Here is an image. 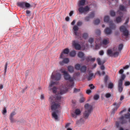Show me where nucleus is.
Instances as JSON below:
<instances>
[{
    "instance_id": "obj_1",
    "label": "nucleus",
    "mask_w": 130,
    "mask_h": 130,
    "mask_svg": "<svg viewBox=\"0 0 130 130\" xmlns=\"http://www.w3.org/2000/svg\"><path fill=\"white\" fill-rule=\"evenodd\" d=\"M61 72L63 74L64 79L66 80H69V81L66 86H63L60 89L54 87L53 91L54 93H55V96H51L49 99V101L51 105V108L53 110H55L60 107L59 104H57L56 102H58L61 101V95L65 93L68 90V89L72 88L74 86L73 82V79L71 78L68 74L67 72L64 69L60 70Z\"/></svg>"
},
{
    "instance_id": "obj_2",
    "label": "nucleus",
    "mask_w": 130,
    "mask_h": 130,
    "mask_svg": "<svg viewBox=\"0 0 130 130\" xmlns=\"http://www.w3.org/2000/svg\"><path fill=\"white\" fill-rule=\"evenodd\" d=\"M85 110L84 115L85 117L87 118L92 109V107L91 105L88 104H87L85 105Z\"/></svg>"
},
{
    "instance_id": "obj_3",
    "label": "nucleus",
    "mask_w": 130,
    "mask_h": 130,
    "mask_svg": "<svg viewBox=\"0 0 130 130\" xmlns=\"http://www.w3.org/2000/svg\"><path fill=\"white\" fill-rule=\"evenodd\" d=\"M17 4L18 6L24 9H25V7L29 8L31 7L29 3L23 2H18Z\"/></svg>"
},
{
    "instance_id": "obj_4",
    "label": "nucleus",
    "mask_w": 130,
    "mask_h": 130,
    "mask_svg": "<svg viewBox=\"0 0 130 130\" xmlns=\"http://www.w3.org/2000/svg\"><path fill=\"white\" fill-rule=\"evenodd\" d=\"M116 49L114 48L112 49L109 50L107 51V54L110 56L116 57L119 55V52L116 51Z\"/></svg>"
},
{
    "instance_id": "obj_5",
    "label": "nucleus",
    "mask_w": 130,
    "mask_h": 130,
    "mask_svg": "<svg viewBox=\"0 0 130 130\" xmlns=\"http://www.w3.org/2000/svg\"><path fill=\"white\" fill-rule=\"evenodd\" d=\"M81 114V111L80 109H76L73 113L72 114V117L74 118H76L77 116H80Z\"/></svg>"
},
{
    "instance_id": "obj_6",
    "label": "nucleus",
    "mask_w": 130,
    "mask_h": 130,
    "mask_svg": "<svg viewBox=\"0 0 130 130\" xmlns=\"http://www.w3.org/2000/svg\"><path fill=\"white\" fill-rule=\"evenodd\" d=\"M61 78V75L59 73H58L55 75L54 73H53L51 78L53 80H59Z\"/></svg>"
},
{
    "instance_id": "obj_7",
    "label": "nucleus",
    "mask_w": 130,
    "mask_h": 130,
    "mask_svg": "<svg viewBox=\"0 0 130 130\" xmlns=\"http://www.w3.org/2000/svg\"><path fill=\"white\" fill-rule=\"evenodd\" d=\"M115 27L114 25L110 26V28H107L105 30V33L107 34H109L111 32V30L114 29Z\"/></svg>"
},
{
    "instance_id": "obj_8",
    "label": "nucleus",
    "mask_w": 130,
    "mask_h": 130,
    "mask_svg": "<svg viewBox=\"0 0 130 130\" xmlns=\"http://www.w3.org/2000/svg\"><path fill=\"white\" fill-rule=\"evenodd\" d=\"M90 9V8L88 6H86L84 8L83 7H80L79 9L78 10L80 12L83 13L88 11Z\"/></svg>"
},
{
    "instance_id": "obj_9",
    "label": "nucleus",
    "mask_w": 130,
    "mask_h": 130,
    "mask_svg": "<svg viewBox=\"0 0 130 130\" xmlns=\"http://www.w3.org/2000/svg\"><path fill=\"white\" fill-rule=\"evenodd\" d=\"M109 40L108 39H106L103 40L102 42L101 43V45L103 46H105L109 43Z\"/></svg>"
},
{
    "instance_id": "obj_10",
    "label": "nucleus",
    "mask_w": 130,
    "mask_h": 130,
    "mask_svg": "<svg viewBox=\"0 0 130 130\" xmlns=\"http://www.w3.org/2000/svg\"><path fill=\"white\" fill-rule=\"evenodd\" d=\"M85 121V120L84 118H81L79 120L77 121L76 122V124L78 126H80L84 123Z\"/></svg>"
},
{
    "instance_id": "obj_11",
    "label": "nucleus",
    "mask_w": 130,
    "mask_h": 130,
    "mask_svg": "<svg viewBox=\"0 0 130 130\" xmlns=\"http://www.w3.org/2000/svg\"><path fill=\"white\" fill-rule=\"evenodd\" d=\"M69 52V50L68 49L66 48L64 49L60 55V58H63L65 56V54H68Z\"/></svg>"
},
{
    "instance_id": "obj_12",
    "label": "nucleus",
    "mask_w": 130,
    "mask_h": 130,
    "mask_svg": "<svg viewBox=\"0 0 130 130\" xmlns=\"http://www.w3.org/2000/svg\"><path fill=\"white\" fill-rule=\"evenodd\" d=\"M118 91L120 92H121L123 90V88L122 87V80H120L118 82Z\"/></svg>"
},
{
    "instance_id": "obj_13",
    "label": "nucleus",
    "mask_w": 130,
    "mask_h": 130,
    "mask_svg": "<svg viewBox=\"0 0 130 130\" xmlns=\"http://www.w3.org/2000/svg\"><path fill=\"white\" fill-rule=\"evenodd\" d=\"M73 45L75 47L76 50H79L80 48V45L78 44L77 42L76 41H73L72 43Z\"/></svg>"
},
{
    "instance_id": "obj_14",
    "label": "nucleus",
    "mask_w": 130,
    "mask_h": 130,
    "mask_svg": "<svg viewBox=\"0 0 130 130\" xmlns=\"http://www.w3.org/2000/svg\"><path fill=\"white\" fill-rule=\"evenodd\" d=\"M93 77V74L91 72H88V75L87 77V78L88 80L91 79Z\"/></svg>"
},
{
    "instance_id": "obj_15",
    "label": "nucleus",
    "mask_w": 130,
    "mask_h": 130,
    "mask_svg": "<svg viewBox=\"0 0 130 130\" xmlns=\"http://www.w3.org/2000/svg\"><path fill=\"white\" fill-rule=\"evenodd\" d=\"M69 61V60L68 58H64L62 61L60 62V63L61 65H62L63 64V63H67Z\"/></svg>"
},
{
    "instance_id": "obj_16",
    "label": "nucleus",
    "mask_w": 130,
    "mask_h": 130,
    "mask_svg": "<svg viewBox=\"0 0 130 130\" xmlns=\"http://www.w3.org/2000/svg\"><path fill=\"white\" fill-rule=\"evenodd\" d=\"M73 29L74 30V33L75 34L76 36H78V33L77 32V30H78V27L75 25V26L73 28Z\"/></svg>"
},
{
    "instance_id": "obj_17",
    "label": "nucleus",
    "mask_w": 130,
    "mask_h": 130,
    "mask_svg": "<svg viewBox=\"0 0 130 130\" xmlns=\"http://www.w3.org/2000/svg\"><path fill=\"white\" fill-rule=\"evenodd\" d=\"M52 117L54 118L55 120H58V114L57 113L55 112H53L52 113Z\"/></svg>"
},
{
    "instance_id": "obj_18",
    "label": "nucleus",
    "mask_w": 130,
    "mask_h": 130,
    "mask_svg": "<svg viewBox=\"0 0 130 130\" xmlns=\"http://www.w3.org/2000/svg\"><path fill=\"white\" fill-rule=\"evenodd\" d=\"M123 45L122 44L120 45L117 48L114 47L116 49V51H117L119 52V54L121 50L122 49L123 47Z\"/></svg>"
},
{
    "instance_id": "obj_19",
    "label": "nucleus",
    "mask_w": 130,
    "mask_h": 130,
    "mask_svg": "<svg viewBox=\"0 0 130 130\" xmlns=\"http://www.w3.org/2000/svg\"><path fill=\"white\" fill-rule=\"evenodd\" d=\"M85 0H81L78 3V5L79 7L84 5L85 3Z\"/></svg>"
},
{
    "instance_id": "obj_20",
    "label": "nucleus",
    "mask_w": 130,
    "mask_h": 130,
    "mask_svg": "<svg viewBox=\"0 0 130 130\" xmlns=\"http://www.w3.org/2000/svg\"><path fill=\"white\" fill-rule=\"evenodd\" d=\"M119 10L118 11V12H120V11H124L125 9V7L123 5H120L119 7Z\"/></svg>"
},
{
    "instance_id": "obj_21",
    "label": "nucleus",
    "mask_w": 130,
    "mask_h": 130,
    "mask_svg": "<svg viewBox=\"0 0 130 130\" xmlns=\"http://www.w3.org/2000/svg\"><path fill=\"white\" fill-rule=\"evenodd\" d=\"M96 61L98 63V64L99 65H102L105 62H103L101 61L100 59V58H97L96 59Z\"/></svg>"
},
{
    "instance_id": "obj_22",
    "label": "nucleus",
    "mask_w": 130,
    "mask_h": 130,
    "mask_svg": "<svg viewBox=\"0 0 130 130\" xmlns=\"http://www.w3.org/2000/svg\"><path fill=\"white\" fill-rule=\"evenodd\" d=\"M78 56L79 57L82 58H84V54L83 53L80 52L78 53Z\"/></svg>"
},
{
    "instance_id": "obj_23",
    "label": "nucleus",
    "mask_w": 130,
    "mask_h": 130,
    "mask_svg": "<svg viewBox=\"0 0 130 130\" xmlns=\"http://www.w3.org/2000/svg\"><path fill=\"white\" fill-rule=\"evenodd\" d=\"M129 118H130V120H129L130 121V113H128L127 115H125L124 118H123V119H124V120H125Z\"/></svg>"
},
{
    "instance_id": "obj_24",
    "label": "nucleus",
    "mask_w": 130,
    "mask_h": 130,
    "mask_svg": "<svg viewBox=\"0 0 130 130\" xmlns=\"http://www.w3.org/2000/svg\"><path fill=\"white\" fill-rule=\"evenodd\" d=\"M68 69L69 72H72L73 71L74 68L73 67L69 66L68 67Z\"/></svg>"
},
{
    "instance_id": "obj_25",
    "label": "nucleus",
    "mask_w": 130,
    "mask_h": 130,
    "mask_svg": "<svg viewBox=\"0 0 130 130\" xmlns=\"http://www.w3.org/2000/svg\"><path fill=\"white\" fill-rule=\"evenodd\" d=\"M75 68L77 70H80L81 68L80 65L79 64H76L75 66Z\"/></svg>"
},
{
    "instance_id": "obj_26",
    "label": "nucleus",
    "mask_w": 130,
    "mask_h": 130,
    "mask_svg": "<svg viewBox=\"0 0 130 130\" xmlns=\"http://www.w3.org/2000/svg\"><path fill=\"white\" fill-rule=\"evenodd\" d=\"M109 18L108 16H105L104 18V22H107L109 20Z\"/></svg>"
},
{
    "instance_id": "obj_27",
    "label": "nucleus",
    "mask_w": 130,
    "mask_h": 130,
    "mask_svg": "<svg viewBox=\"0 0 130 130\" xmlns=\"http://www.w3.org/2000/svg\"><path fill=\"white\" fill-rule=\"evenodd\" d=\"M123 32L124 36L125 37H127L129 34L128 32L126 30L123 31Z\"/></svg>"
},
{
    "instance_id": "obj_28",
    "label": "nucleus",
    "mask_w": 130,
    "mask_h": 130,
    "mask_svg": "<svg viewBox=\"0 0 130 130\" xmlns=\"http://www.w3.org/2000/svg\"><path fill=\"white\" fill-rule=\"evenodd\" d=\"M86 67L85 66L82 67L80 69L81 71L82 72H85L86 70Z\"/></svg>"
},
{
    "instance_id": "obj_29",
    "label": "nucleus",
    "mask_w": 130,
    "mask_h": 130,
    "mask_svg": "<svg viewBox=\"0 0 130 130\" xmlns=\"http://www.w3.org/2000/svg\"><path fill=\"white\" fill-rule=\"evenodd\" d=\"M87 60L89 61L90 60L91 61H94L95 60V58H92L91 57H89L87 59Z\"/></svg>"
},
{
    "instance_id": "obj_30",
    "label": "nucleus",
    "mask_w": 130,
    "mask_h": 130,
    "mask_svg": "<svg viewBox=\"0 0 130 130\" xmlns=\"http://www.w3.org/2000/svg\"><path fill=\"white\" fill-rule=\"evenodd\" d=\"M122 16L119 17H118L116 18V21L117 22H120L122 20Z\"/></svg>"
},
{
    "instance_id": "obj_31",
    "label": "nucleus",
    "mask_w": 130,
    "mask_h": 130,
    "mask_svg": "<svg viewBox=\"0 0 130 130\" xmlns=\"http://www.w3.org/2000/svg\"><path fill=\"white\" fill-rule=\"evenodd\" d=\"M76 55V53L75 51H72L70 54V56L71 57H74Z\"/></svg>"
},
{
    "instance_id": "obj_32",
    "label": "nucleus",
    "mask_w": 130,
    "mask_h": 130,
    "mask_svg": "<svg viewBox=\"0 0 130 130\" xmlns=\"http://www.w3.org/2000/svg\"><path fill=\"white\" fill-rule=\"evenodd\" d=\"M120 30L121 31L123 32L125 30V28L124 26H122L120 28Z\"/></svg>"
},
{
    "instance_id": "obj_33",
    "label": "nucleus",
    "mask_w": 130,
    "mask_h": 130,
    "mask_svg": "<svg viewBox=\"0 0 130 130\" xmlns=\"http://www.w3.org/2000/svg\"><path fill=\"white\" fill-rule=\"evenodd\" d=\"M113 84L112 83H110L108 84V88L111 89L113 88Z\"/></svg>"
},
{
    "instance_id": "obj_34",
    "label": "nucleus",
    "mask_w": 130,
    "mask_h": 130,
    "mask_svg": "<svg viewBox=\"0 0 130 130\" xmlns=\"http://www.w3.org/2000/svg\"><path fill=\"white\" fill-rule=\"evenodd\" d=\"M111 96V94L110 93H106L105 94V96L106 98L110 97Z\"/></svg>"
},
{
    "instance_id": "obj_35",
    "label": "nucleus",
    "mask_w": 130,
    "mask_h": 130,
    "mask_svg": "<svg viewBox=\"0 0 130 130\" xmlns=\"http://www.w3.org/2000/svg\"><path fill=\"white\" fill-rule=\"evenodd\" d=\"M99 98V96L98 95H94V99L95 100H98Z\"/></svg>"
},
{
    "instance_id": "obj_36",
    "label": "nucleus",
    "mask_w": 130,
    "mask_h": 130,
    "mask_svg": "<svg viewBox=\"0 0 130 130\" xmlns=\"http://www.w3.org/2000/svg\"><path fill=\"white\" fill-rule=\"evenodd\" d=\"M16 114L15 112L13 111L10 114L9 117H13V116Z\"/></svg>"
},
{
    "instance_id": "obj_37",
    "label": "nucleus",
    "mask_w": 130,
    "mask_h": 130,
    "mask_svg": "<svg viewBox=\"0 0 130 130\" xmlns=\"http://www.w3.org/2000/svg\"><path fill=\"white\" fill-rule=\"evenodd\" d=\"M9 119L11 123H13L14 122L15 120L14 119L13 117H9Z\"/></svg>"
},
{
    "instance_id": "obj_38",
    "label": "nucleus",
    "mask_w": 130,
    "mask_h": 130,
    "mask_svg": "<svg viewBox=\"0 0 130 130\" xmlns=\"http://www.w3.org/2000/svg\"><path fill=\"white\" fill-rule=\"evenodd\" d=\"M100 22V20L99 19H97L94 21V24H95L97 25Z\"/></svg>"
},
{
    "instance_id": "obj_39",
    "label": "nucleus",
    "mask_w": 130,
    "mask_h": 130,
    "mask_svg": "<svg viewBox=\"0 0 130 130\" xmlns=\"http://www.w3.org/2000/svg\"><path fill=\"white\" fill-rule=\"evenodd\" d=\"M7 112L6 109L5 107L4 108L2 112V113L3 115H5Z\"/></svg>"
},
{
    "instance_id": "obj_40",
    "label": "nucleus",
    "mask_w": 130,
    "mask_h": 130,
    "mask_svg": "<svg viewBox=\"0 0 130 130\" xmlns=\"http://www.w3.org/2000/svg\"><path fill=\"white\" fill-rule=\"evenodd\" d=\"M125 86H128L130 85V82L129 81H126L125 83Z\"/></svg>"
},
{
    "instance_id": "obj_41",
    "label": "nucleus",
    "mask_w": 130,
    "mask_h": 130,
    "mask_svg": "<svg viewBox=\"0 0 130 130\" xmlns=\"http://www.w3.org/2000/svg\"><path fill=\"white\" fill-rule=\"evenodd\" d=\"M125 75H124L123 74H122L121 75V79L120 80H122V82L123 80L125 78Z\"/></svg>"
},
{
    "instance_id": "obj_42",
    "label": "nucleus",
    "mask_w": 130,
    "mask_h": 130,
    "mask_svg": "<svg viewBox=\"0 0 130 130\" xmlns=\"http://www.w3.org/2000/svg\"><path fill=\"white\" fill-rule=\"evenodd\" d=\"M110 14L112 16H115V12L113 11H111Z\"/></svg>"
},
{
    "instance_id": "obj_43",
    "label": "nucleus",
    "mask_w": 130,
    "mask_h": 130,
    "mask_svg": "<svg viewBox=\"0 0 130 130\" xmlns=\"http://www.w3.org/2000/svg\"><path fill=\"white\" fill-rule=\"evenodd\" d=\"M85 101V99L84 98L82 97L80 100V102L81 103Z\"/></svg>"
},
{
    "instance_id": "obj_44",
    "label": "nucleus",
    "mask_w": 130,
    "mask_h": 130,
    "mask_svg": "<svg viewBox=\"0 0 130 130\" xmlns=\"http://www.w3.org/2000/svg\"><path fill=\"white\" fill-rule=\"evenodd\" d=\"M93 39L92 38H90L89 40V42L90 43H91L92 42H93Z\"/></svg>"
},
{
    "instance_id": "obj_45",
    "label": "nucleus",
    "mask_w": 130,
    "mask_h": 130,
    "mask_svg": "<svg viewBox=\"0 0 130 130\" xmlns=\"http://www.w3.org/2000/svg\"><path fill=\"white\" fill-rule=\"evenodd\" d=\"M54 84V83H53L52 82V83H51V84H50L49 86V89H50V90L51 89H52L51 87H52V85H53Z\"/></svg>"
},
{
    "instance_id": "obj_46",
    "label": "nucleus",
    "mask_w": 130,
    "mask_h": 130,
    "mask_svg": "<svg viewBox=\"0 0 130 130\" xmlns=\"http://www.w3.org/2000/svg\"><path fill=\"white\" fill-rule=\"evenodd\" d=\"M8 65V63L7 62H6V64L5 65V72H6V70L7 68V66Z\"/></svg>"
},
{
    "instance_id": "obj_47",
    "label": "nucleus",
    "mask_w": 130,
    "mask_h": 130,
    "mask_svg": "<svg viewBox=\"0 0 130 130\" xmlns=\"http://www.w3.org/2000/svg\"><path fill=\"white\" fill-rule=\"evenodd\" d=\"M89 86L90 87V88L91 89H93L95 88V86H93L92 84H91L89 85Z\"/></svg>"
},
{
    "instance_id": "obj_48",
    "label": "nucleus",
    "mask_w": 130,
    "mask_h": 130,
    "mask_svg": "<svg viewBox=\"0 0 130 130\" xmlns=\"http://www.w3.org/2000/svg\"><path fill=\"white\" fill-rule=\"evenodd\" d=\"M88 37V35L87 34H84L83 36V37L85 39H86Z\"/></svg>"
},
{
    "instance_id": "obj_49",
    "label": "nucleus",
    "mask_w": 130,
    "mask_h": 130,
    "mask_svg": "<svg viewBox=\"0 0 130 130\" xmlns=\"http://www.w3.org/2000/svg\"><path fill=\"white\" fill-rule=\"evenodd\" d=\"M86 92L87 93L89 94L91 93V91L90 89H88L86 90Z\"/></svg>"
},
{
    "instance_id": "obj_50",
    "label": "nucleus",
    "mask_w": 130,
    "mask_h": 130,
    "mask_svg": "<svg viewBox=\"0 0 130 130\" xmlns=\"http://www.w3.org/2000/svg\"><path fill=\"white\" fill-rule=\"evenodd\" d=\"M104 52L103 51H101L99 52V54L101 55H103L104 54Z\"/></svg>"
},
{
    "instance_id": "obj_51",
    "label": "nucleus",
    "mask_w": 130,
    "mask_h": 130,
    "mask_svg": "<svg viewBox=\"0 0 130 130\" xmlns=\"http://www.w3.org/2000/svg\"><path fill=\"white\" fill-rule=\"evenodd\" d=\"M82 24V22L80 21L78 22L77 23V26H80Z\"/></svg>"
},
{
    "instance_id": "obj_52",
    "label": "nucleus",
    "mask_w": 130,
    "mask_h": 130,
    "mask_svg": "<svg viewBox=\"0 0 130 130\" xmlns=\"http://www.w3.org/2000/svg\"><path fill=\"white\" fill-rule=\"evenodd\" d=\"M124 71L123 69H121L119 72L120 74H122L123 72Z\"/></svg>"
},
{
    "instance_id": "obj_53",
    "label": "nucleus",
    "mask_w": 130,
    "mask_h": 130,
    "mask_svg": "<svg viewBox=\"0 0 130 130\" xmlns=\"http://www.w3.org/2000/svg\"><path fill=\"white\" fill-rule=\"evenodd\" d=\"M129 67V66L128 65H126L123 68V69H127Z\"/></svg>"
},
{
    "instance_id": "obj_54",
    "label": "nucleus",
    "mask_w": 130,
    "mask_h": 130,
    "mask_svg": "<svg viewBox=\"0 0 130 130\" xmlns=\"http://www.w3.org/2000/svg\"><path fill=\"white\" fill-rule=\"evenodd\" d=\"M100 69H101V70H103L105 69V67H104L103 66H101L100 67Z\"/></svg>"
},
{
    "instance_id": "obj_55",
    "label": "nucleus",
    "mask_w": 130,
    "mask_h": 130,
    "mask_svg": "<svg viewBox=\"0 0 130 130\" xmlns=\"http://www.w3.org/2000/svg\"><path fill=\"white\" fill-rule=\"evenodd\" d=\"M100 45H96L95 46V49H99L100 47Z\"/></svg>"
},
{
    "instance_id": "obj_56",
    "label": "nucleus",
    "mask_w": 130,
    "mask_h": 130,
    "mask_svg": "<svg viewBox=\"0 0 130 130\" xmlns=\"http://www.w3.org/2000/svg\"><path fill=\"white\" fill-rule=\"evenodd\" d=\"M26 14H27V15H28H28L27 14H29L30 13V11L29 10H26Z\"/></svg>"
},
{
    "instance_id": "obj_57",
    "label": "nucleus",
    "mask_w": 130,
    "mask_h": 130,
    "mask_svg": "<svg viewBox=\"0 0 130 130\" xmlns=\"http://www.w3.org/2000/svg\"><path fill=\"white\" fill-rule=\"evenodd\" d=\"M75 22H76V21H75V20H74L71 23V24L72 25H74L75 23Z\"/></svg>"
},
{
    "instance_id": "obj_58",
    "label": "nucleus",
    "mask_w": 130,
    "mask_h": 130,
    "mask_svg": "<svg viewBox=\"0 0 130 130\" xmlns=\"http://www.w3.org/2000/svg\"><path fill=\"white\" fill-rule=\"evenodd\" d=\"M124 98V97L123 95H122L121 96L120 98V101L122 100Z\"/></svg>"
},
{
    "instance_id": "obj_59",
    "label": "nucleus",
    "mask_w": 130,
    "mask_h": 130,
    "mask_svg": "<svg viewBox=\"0 0 130 130\" xmlns=\"http://www.w3.org/2000/svg\"><path fill=\"white\" fill-rule=\"evenodd\" d=\"M73 11H71L69 13V15L71 16L72 15V14H73Z\"/></svg>"
},
{
    "instance_id": "obj_60",
    "label": "nucleus",
    "mask_w": 130,
    "mask_h": 130,
    "mask_svg": "<svg viewBox=\"0 0 130 130\" xmlns=\"http://www.w3.org/2000/svg\"><path fill=\"white\" fill-rule=\"evenodd\" d=\"M65 20L67 21H68L69 20V17H67L65 18Z\"/></svg>"
},
{
    "instance_id": "obj_61",
    "label": "nucleus",
    "mask_w": 130,
    "mask_h": 130,
    "mask_svg": "<svg viewBox=\"0 0 130 130\" xmlns=\"http://www.w3.org/2000/svg\"><path fill=\"white\" fill-rule=\"evenodd\" d=\"M97 74H98L99 76H100L101 75V74L100 73V72L99 71H97Z\"/></svg>"
},
{
    "instance_id": "obj_62",
    "label": "nucleus",
    "mask_w": 130,
    "mask_h": 130,
    "mask_svg": "<svg viewBox=\"0 0 130 130\" xmlns=\"http://www.w3.org/2000/svg\"><path fill=\"white\" fill-rule=\"evenodd\" d=\"M108 78V77L107 76H106L105 77V82H106L107 81V79Z\"/></svg>"
},
{
    "instance_id": "obj_63",
    "label": "nucleus",
    "mask_w": 130,
    "mask_h": 130,
    "mask_svg": "<svg viewBox=\"0 0 130 130\" xmlns=\"http://www.w3.org/2000/svg\"><path fill=\"white\" fill-rule=\"evenodd\" d=\"M94 15V14L93 13H92V14H91L90 15V18H91L93 17Z\"/></svg>"
},
{
    "instance_id": "obj_64",
    "label": "nucleus",
    "mask_w": 130,
    "mask_h": 130,
    "mask_svg": "<svg viewBox=\"0 0 130 130\" xmlns=\"http://www.w3.org/2000/svg\"><path fill=\"white\" fill-rule=\"evenodd\" d=\"M3 85H1L0 86V89H2L3 88Z\"/></svg>"
}]
</instances>
